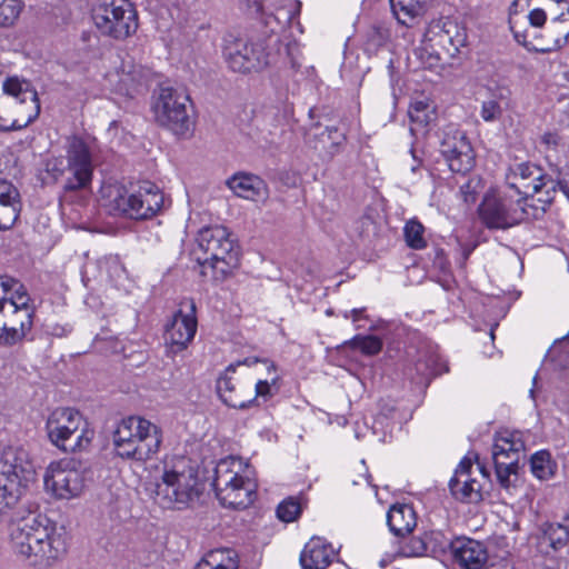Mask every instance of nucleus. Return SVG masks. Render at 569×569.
<instances>
[{
  "mask_svg": "<svg viewBox=\"0 0 569 569\" xmlns=\"http://www.w3.org/2000/svg\"><path fill=\"white\" fill-rule=\"evenodd\" d=\"M10 545L30 565L49 567L66 555L67 531L46 517L29 516L11 526Z\"/></svg>",
  "mask_w": 569,
  "mask_h": 569,
  "instance_id": "f257e3e1",
  "label": "nucleus"
},
{
  "mask_svg": "<svg viewBox=\"0 0 569 569\" xmlns=\"http://www.w3.org/2000/svg\"><path fill=\"white\" fill-rule=\"evenodd\" d=\"M100 201L112 216L147 220L161 211L164 196L156 184L148 181L133 190L120 183H104L100 189Z\"/></svg>",
  "mask_w": 569,
  "mask_h": 569,
  "instance_id": "f03ea898",
  "label": "nucleus"
},
{
  "mask_svg": "<svg viewBox=\"0 0 569 569\" xmlns=\"http://www.w3.org/2000/svg\"><path fill=\"white\" fill-rule=\"evenodd\" d=\"M203 491L197 469L186 457H176L164 463L160 481L156 483V500L163 508L182 510L193 506Z\"/></svg>",
  "mask_w": 569,
  "mask_h": 569,
  "instance_id": "7ed1b4c3",
  "label": "nucleus"
},
{
  "mask_svg": "<svg viewBox=\"0 0 569 569\" xmlns=\"http://www.w3.org/2000/svg\"><path fill=\"white\" fill-rule=\"evenodd\" d=\"M197 241L203 252L202 257H197L202 276L223 281L238 268L239 247L226 227L203 228L199 231Z\"/></svg>",
  "mask_w": 569,
  "mask_h": 569,
  "instance_id": "20e7f679",
  "label": "nucleus"
},
{
  "mask_svg": "<svg viewBox=\"0 0 569 569\" xmlns=\"http://www.w3.org/2000/svg\"><path fill=\"white\" fill-rule=\"evenodd\" d=\"M540 208L532 199L520 196L512 187L490 189L479 208V214L488 228L507 229L523 221L536 219Z\"/></svg>",
  "mask_w": 569,
  "mask_h": 569,
  "instance_id": "39448f33",
  "label": "nucleus"
},
{
  "mask_svg": "<svg viewBox=\"0 0 569 569\" xmlns=\"http://www.w3.org/2000/svg\"><path fill=\"white\" fill-rule=\"evenodd\" d=\"M213 489L220 503L229 508H247L256 499L253 470L238 457L221 459L214 469Z\"/></svg>",
  "mask_w": 569,
  "mask_h": 569,
  "instance_id": "423d86ee",
  "label": "nucleus"
},
{
  "mask_svg": "<svg viewBox=\"0 0 569 569\" xmlns=\"http://www.w3.org/2000/svg\"><path fill=\"white\" fill-rule=\"evenodd\" d=\"M36 477V466L24 448L0 445V509L14 506Z\"/></svg>",
  "mask_w": 569,
  "mask_h": 569,
  "instance_id": "0eeeda50",
  "label": "nucleus"
},
{
  "mask_svg": "<svg viewBox=\"0 0 569 569\" xmlns=\"http://www.w3.org/2000/svg\"><path fill=\"white\" fill-rule=\"evenodd\" d=\"M161 441L160 428L138 416L122 419L112 436L117 455L136 461L151 459L159 451Z\"/></svg>",
  "mask_w": 569,
  "mask_h": 569,
  "instance_id": "6e6552de",
  "label": "nucleus"
},
{
  "mask_svg": "<svg viewBox=\"0 0 569 569\" xmlns=\"http://www.w3.org/2000/svg\"><path fill=\"white\" fill-rule=\"evenodd\" d=\"M46 429L51 443L66 452L86 449L93 438V431L81 412L70 407L52 410Z\"/></svg>",
  "mask_w": 569,
  "mask_h": 569,
  "instance_id": "1a4fd4ad",
  "label": "nucleus"
},
{
  "mask_svg": "<svg viewBox=\"0 0 569 569\" xmlns=\"http://www.w3.org/2000/svg\"><path fill=\"white\" fill-rule=\"evenodd\" d=\"M92 21L101 36L117 41L133 36L139 27L138 13L129 0H98Z\"/></svg>",
  "mask_w": 569,
  "mask_h": 569,
  "instance_id": "9d476101",
  "label": "nucleus"
},
{
  "mask_svg": "<svg viewBox=\"0 0 569 569\" xmlns=\"http://www.w3.org/2000/svg\"><path fill=\"white\" fill-rule=\"evenodd\" d=\"M3 92L11 99L6 102V111L13 121L2 123L3 131L20 130L33 122L40 113V101L33 86L18 77H9L2 84Z\"/></svg>",
  "mask_w": 569,
  "mask_h": 569,
  "instance_id": "9b49d317",
  "label": "nucleus"
},
{
  "mask_svg": "<svg viewBox=\"0 0 569 569\" xmlns=\"http://www.w3.org/2000/svg\"><path fill=\"white\" fill-rule=\"evenodd\" d=\"M190 100L184 93L172 88H161L152 106L154 119L160 126L177 136L192 131L193 121L189 114Z\"/></svg>",
  "mask_w": 569,
  "mask_h": 569,
  "instance_id": "f8f14e48",
  "label": "nucleus"
},
{
  "mask_svg": "<svg viewBox=\"0 0 569 569\" xmlns=\"http://www.w3.org/2000/svg\"><path fill=\"white\" fill-rule=\"evenodd\" d=\"M526 450L523 433L519 430L502 429L495 435L492 461L500 486L509 489L510 477L516 475L520 457Z\"/></svg>",
  "mask_w": 569,
  "mask_h": 569,
  "instance_id": "ddd939ff",
  "label": "nucleus"
},
{
  "mask_svg": "<svg viewBox=\"0 0 569 569\" xmlns=\"http://www.w3.org/2000/svg\"><path fill=\"white\" fill-rule=\"evenodd\" d=\"M44 488L57 499L79 497L86 486L84 471L74 459L52 461L43 476Z\"/></svg>",
  "mask_w": 569,
  "mask_h": 569,
  "instance_id": "4468645a",
  "label": "nucleus"
},
{
  "mask_svg": "<svg viewBox=\"0 0 569 569\" xmlns=\"http://www.w3.org/2000/svg\"><path fill=\"white\" fill-rule=\"evenodd\" d=\"M223 58L232 71L240 73L259 71L269 64L262 43L233 36L224 38Z\"/></svg>",
  "mask_w": 569,
  "mask_h": 569,
  "instance_id": "2eb2a0df",
  "label": "nucleus"
},
{
  "mask_svg": "<svg viewBox=\"0 0 569 569\" xmlns=\"http://www.w3.org/2000/svg\"><path fill=\"white\" fill-rule=\"evenodd\" d=\"M66 161L70 176L66 179V192L86 189L92 180V152L89 143L79 137L68 139Z\"/></svg>",
  "mask_w": 569,
  "mask_h": 569,
  "instance_id": "dca6fc26",
  "label": "nucleus"
},
{
  "mask_svg": "<svg viewBox=\"0 0 569 569\" xmlns=\"http://www.w3.org/2000/svg\"><path fill=\"white\" fill-rule=\"evenodd\" d=\"M33 309L26 299L0 303V343L14 345L21 341L32 327Z\"/></svg>",
  "mask_w": 569,
  "mask_h": 569,
  "instance_id": "f3484780",
  "label": "nucleus"
},
{
  "mask_svg": "<svg viewBox=\"0 0 569 569\" xmlns=\"http://www.w3.org/2000/svg\"><path fill=\"white\" fill-rule=\"evenodd\" d=\"M186 308L187 310L179 309L166 327V349L171 357L186 350L197 332L196 305L193 301H189Z\"/></svg>",
  "mask_w": 569,
  "mask_h": 569,
  "instance_id": "a211bd4d",
  "label": "nucleus"
},
{
  "mask_svg": "<svg viewBox=\"0 0 569 569\" xmlns=\"http://www.w3.org/2000/svg\"><path fill=\"white\" fill-rule=\"evenodd\" d=\"M440 151L452 172L466 173L475 166V151L461 130L449 129L446 131Z\"/></svg>",
  "mask_w": 569,
  "mask_h": 569,
  "instance_id": "6ab92c4d",
  "label": "nucleus"
},
{
  "mask_svg": "<svg viewBox=\"0 0 569 569\" xmlns=\"http://www.w3.org/2000/svg\"><path fill=\"white\" fill-rule=\"evenodd\" d=\"M149 78L150 71L132 60H123L119 69L107 76L111 89L128 98L146 91Z\"/></svg>",
  "mask_w": 569,
  "mask_h": 569,
  "instance_id": "aec40b11",
  "label": "nucleus"
},
{
  "mask_svg": "<svg viewBox=\"0 0 569 569\" xmlns=\"http://www.w3.org/2000/svg\"><path fill=\"white\" fill-rule=\"evenodd\" d=\"M425 41L431 46L445 48L450 54H456L459 49L467 44L466 29L458 22L446 19L433 21L429 24Z\"/></svg>",
  "mask_w": 569,
  "mask_h": 569,
  "instance_id": "412c9836",
  "label": "nucleus"
},
{
  "mask_svg": "<svg viewBox=\"0 0 569 569\" xmlns=\"http://www.w3.org/2000/svg\"><path fill=\"white\" fill-rule=\"evenodd\" d=\"M447 371V365L430 346L419 349L406 368L407 377L416 385H428L431 378Z\"/></svg>",
  "mask_w": 569,
  "mask_h": 569,
  "instance_id": "4be33fe9",
  "label": "nucleus"
},
{
  "mask_svg": "<svg viewBox=\"0 0 569 569\" xmlns=\"http://www.w3.org/2000/svg\"><path fill=\"white\" fill-rule=\"evenodd\" d=\"M471 475L472 462L463 458L449 481L450 492L456 499L468 502L480 500V485Z\"/></svg>",
  "mask_w": 569,
  "mask_h": 569,
  "instance_id": "5701e85b",
  "label": "nucleus"
},
{
  "mask_svg": "<svg viewBox=\"0 0 569 569\" xmlns=\"http://www.w3.org/2000/svg\"><path fill=\"white\" fill-rule=\"evenodd\" d=\"M451 555L455 561L463 569H482L488 560L485 545L467 537L453 539Z\"/></svg>",
  "mask_w": 569,
  "mask_h": 569,
  "instance_id": "b1692460",
  "label": "nucleus"
},
{
  "mask_svg": "<svg viewBox=\"0 0 569 569\" xmlns=\"http://www.w3.org/2000/svg\"><path fill=\"white\" fill-rule=\"evenodd\" d=\"M228 187L237 197L258 203L269 199V188L264 180L256 174L236 173L227 181Z\"/></svg>",
  "mask_w": 569,
  "mask_h": 569,
  "instance_id": "393cba45",
  "label": "nucleus"
},
{
  "mask_svg": "<svg viewBox=\"0 0 569 569\" xmlns=\"http://www.w3.org/2000/svg\"><path fill=\"white\" fill-rule=\"evenodd\" d=\"M545 184L539 168L529 163H519L512 169L503 187H512L520 196L530 199V196L539 192Z\"/></svg>",
  "mask_w": 569,
  "mask_h": 569,
  "instance_id": "a878e982",
  "label": "nucleus"
},
{
  "mask_svg": "<svg viewBox=\"0 0 569 569\" xmlns=\"http://www.w3.org/2000/svg\"><path fill=\"white\" fill-rule=\"evenodd\" d=\"M21 208L18 188L12 182L0 179V230H9L14 226Z\"/></svg>",
  "mask_w": 569,
  "mask_h": 569,
  "instance_id": "bb28decb",
  "label": "nucleus"
},
{
  "mask_svg": "<svg viewBox=\"0 0 569 569\" xmlns=\"http://www.w3.org/2000/svg\"><path fill=\"white\" fill-rule=\"evenodd\" d=\"M240 363L241 362L229 365L223 373L220 375L217 380V392L227 406L237 409H246L254 405V400L243 397L242 390L236 389V383L231 376L236 372V368Z\"/></svg>",
  "mask_w": 569,
  "mask_h": 569,
  "instance_id": "cd10ccee",
  "label": "nucleus"
},
{
  "mask_svg": "<svg viewBox=\"0 0 569 569\" xmlns=\"http://www.w3.org/2000/svg\"><path fill=\"white\" fill-rule=\"evenodd\" d=\"M567 13H560L558 17L550 20L545 29L543 46L535 48L541 52H551L559 50L569 42V4L567 6Z\"/></svg>",
  "mask_w": 569,
  "mask_h": 569,
  "instance_id": "c85d7f7f",
  "label": "nucleus"
},
{
  "mask_svg": "<svg viewBox=\"0 0 569 569\" xmlns=\"http://www.w3.org/2000/svg\"><path fill=\"white\" fill-rule=\"evenodd\" d=\"M333 551L330 545L319 537L311 538L300 555L302 569H326L330 563Z\"/></svg>",
  "mask_w": 569,
  "mask_h": 569,
  "instance_id": "c756f323",
  "label": "nucleus"
},
{
  "mask_svg": "<svg viewBox=\"0 0 569 569\" xmlns=\"http://www.w3.org/2000/svg\"><path fill=\"white\" fill-rule=\"evenodd\" d=\"M387 525L390 531L398 538H405L417 526V516L412 506L396 503L387 513Z\"/></svg>",
  "mask_w": 569,
  "mask_h": 569,
  "instance_id": "7c9ffc66",
  "label": "nucleus"
},
{
  "mask_svg": "<svg viewBox=\"0 0 569 569\" xmlns=\"http://www.w3.org/2000/svg\"><path fill=\"white\" fill-rule=\"evenodd\" d=\"M239 560L234 550L223 548L209 551L194 569H238Z\"/></svg>",
  "mask_w": 569,
  "mask_h": 569,
  "instance_id": "2f4dec72",
  "label": "nucleus"
},
{
  "mask_svg": "<svg viewBox=\"0 0 569 569\" xmlns=\"http://www.w3.org/2000/svg\"><path fill=\"white\" fill-rule=\"evenodd\" d=\"M428 0H390L391 10L397 21L406 27H412L416 19L423 12Z\"/></svg>",
  "mask_w": 569,
  "mask_h": 569,
  "instance_id": "473e14b6",
  "label": "nucleus"
},
{
  "mask_svg": "<svg viewBox=\"0 0 569 569\" xmlns=\"http://www.w3.org/2000/svg\"><path fill=\"white\" fill-rule=\"evenodd\" d=\"M542 539L551 548L558 550L569 541V513L559 523H545L542 526Z\"/></svg>",
  "mask_w": 569,
  "mask_h": 569,
  "instance_id": "72a5a7b5",
  "label": "nucleus"
},
{
  "mask_svg": "<svg viewBox=\"0 0 569 569\" xmlns=\"http://www.w3.org/2000/svg\"><path fill=\"white\" fill-rule=\"evenodd\" d=\"M23 297L26 303L31 305L30 296L19 280L8 276H0V303L18 301V299Z\"/></svg>",
  "mask_w": 569,
  "mask_h": 569,
  "instance_id": "f704fd0d",
  "label": "nucleus"
},
{
  "mask_svg": "<svg viewBox=\"0 0 569 569\" xmlns=\"http://www.w3.org/2000/svg\"><path fill=\"white\" fill-rule=\"evenodd\" d=\"M319 147L318 143L313 144L315 149L325 150L330 157L339 152L341 146L346 141V134L341 132L337 127H327L319 134Z\"/></svg>",
  "mask_w": 569,
  "mask_h": 569,
  "instance_id": "c9c22d12",
  "label": "nucleus"
},
{
  "mask_svg": "<svg viewBox=\"0 0 569 569\" xmlns=\"http://www.w3.org/2000/svg\"><path fill=\"white\" fill-rule=\"evenodd\" d=\"M23 8V0H0V28L14 26Z\"/></svg>",
  "mask_w": 569,
  "mask_h": 569,
  "instance_id": "e433bc0d",
  "label": "nucleus"
},
{
  "mask_svg": "<svg viewBox=\"0 0 569 569\" xmlns=\"http://www.w3.org/2000/svg\"><path fill=\"white\" fill-rule=\"evenodd\" d=\"M531 472L540 480H547L553 476L555 463L547 451L536 452L530 460Z\"/></svg>",
  "mask_w": 569,
  "mask_h": 569,
  "instance_id": "4c0bfd02",
  "label": "nucleus"
},
{
  "mask_svg": "<svg viewBox=\"0 0 569 569\" xmlns=\"http://www.w3.org/2000/svg\"><path fill=\"white\" fill-rule=\"evenodd\" d=\"M423 233L425 227L417 220H409L403 228L406 243L415 250L426 248L427 241Z\"/></svg>",
  "mask_w": 569,
  "mask_h": 569,
  "instance_id": "58836bf2",
  "label": "nucleus"
},
{
  "mask_svg": "<svg viewBox=\"0 0 569 569\" xmlns=\"http://www.w3.org/2000/svg\"><path fill=\"white\" fill-rule=\"evenodd\" d=\"M425 539L428 545V553L432 556H440L450 551L452 553L453 540L447 538L440 531H431L425 535Z\"/></svg>",
  "mask_w": 569,
  "mask_h": 569,
  "instance_id": "ea45409f",
  "label": "nucleus"
},
{
  "mask_svg": "<svg viewBox=\"0 0 569 569\" xmlns=\"http://www.w3.org/2000/svg\"><path fill=\"white\" fill-rule=\"evenodd\" d=\"M399 543L395 555L402 557H421L428 553V545L425 537H413Z\"/></svg>",
  "mask_w": 569,
  "mask_h": 569,
  "instance_id": "a19ab883",
  "label": "nucleus"
},
{
  "mask_svg": "<svg viewBox=\"0 0 569 569\" xmlns=\"http://www.w3.org/2000/svg\"><path fill=\"white\" fill-rule=\"evenodd\" d=\"M346 343L367 356H375L382 349V341L376 336H356Z\"/></svg>",
  "mask_w": 569,
  "mask_h": 569,
  "instance_id": "79ce46f5",
  "label": "nucleus"
},
{
  "mask_svg": "<svg viewBox=\"0 0 569 569\" xmlns=\"http://www.w3.org/2000/svg\"><path fill=\"white\" fill-rule=\"evenodd\" d=\"M68 171V163L64 158L62 157H52L46 160L44 163V172L46 177L43 178V181L49 182H57L59 181L64 173Z\"/></svg>",
  "mask_w": 569,
  "mask_h": 569,
  "instance_id": "37998d69",
  "label": "nucleus"
},
{
  "mask_svg": "<svg viewBox=\"0 0 569 569\" xmlns=\"http://www.w3.org/2000/svg\"><path fill=\"white\" fill-rule=\"evenodd\" d=\"M301 512L300 502L292 497L284 499L277 508V516L283 522L295 521Z\"/></svg>",
  "mask_w": 569,
  "mask_h": 569,
  "instance_id": "c03bdc74",
  "label": "nucleus"
},
{
  "mask_svg": "<svg viewBox=\"0 0 569 569\" xmlns=\"http://www.w3.org/2000/svg\"><path fill=\"white\" fill-rule=\"evenodd\" d=\"M409 117L411 121L427 124L430 120V104L425 100H417L410 104Z\"/></svg>",
  "mask_w": 569,
  "mask_h": 569,
  "instance_id": "a18cd8bd",
  "label": "nucleus"
},
{
  "mask_svg": "<svg viewBox=\"0 0 569 569\" xmlns=\"http://www.w3.org/2000/svg\"><path fill=\"white\" fill-rule=\"evenodd\" d=\"M278 381V377L271 378V380H258L254 387L256 396L252 398L254 400V403H259V400L262 399L263 401L269 400L272 398L276 392L277 388H273Z\"/></svg>",
  "mask_w": 569,
  "mask_h": 569,
  "instance_id": "49530a36",
  "label": "nucleus"
},
{
  "mask_svg": "<svg viewBox=\"0 0 569 569\" xmlns=\"http://www.w3.org/2000/svg\"><path fill=\"white\" fill-rule=\"evenodd\" d=\"M509 24H510V30L513 33L516 41L525 47H529L531 44V42L529 40L530 37H533V38L537 37L535 30H532V31L528 30V29L521 30V28L519 27L518 19L512 17L511 14L509 18Z\"/></svg>",
  "mask_w": 569,
  "mask_h": 569,
  "instance_id": "de8ad7c7",
  "label": "nucleus"
},
{
  "mask_svg": "<svg viewBox=\"0 0 569 569\" xmlns=\"http://www.w3.org/2000/svg\"><path fill=\"white\" fill-rule=\"evenodd\" d=\"M501 114L502 109L497 100L489 99L482 102L480 116L486 122L498 120Z\"/></svg>",
  "mask_w": 569,
  "mask_h": 569,
  "instance_id": "09e8293b",
  "label": "nucleus"
},
{
  "mask_svg": "<svg viewBox=\"0 0 569 569\" xmlns=\"http://www.w3.org/2000/svg\"><path fill=\"white\" fill-rule=\"evenodd\" d=\"M386 39H387L386 34L380 29L373 28L368 34V38H367V41L365 44L366 51H368L370 53L376 52L378 50V48L385 43Z\"/></svg>",
  "mask_w": 569,
  "mask_h": 569,
  "instance_id": "8fccbe9b",
  "label": "nucleus"
},
{
  "mask_svg": "<svg viewBox=\"0 0 569 569\" xmlns=\"http://www.w3.org/2000/svg\"><path fill=\"white\" fill-rule=\"evenodd\" d=\"M479 179L471 178L468 179L463 184H461L460 192L466 202L476 201L477 187L479 186Z\"/></svg>",
  "mask_w": 569,
  "mask_h": 569,
  "instance_id": "3c124183",
  "label": "nucleus"
},
{
  "mask_svg": "<svg viewBox=\"0 0 569 569\" xmlns=\"http://www.w3.org/2000/svg\"><path fill=\"white\" fill-rule=\"evenodd\" d=\"M527 19L532 28H540L546 23L547 14L542 9H533L528 13Z\"/></svg>",
  "mask_w": 569,
  "mask_h": 569,
  "instance_id": "603ef678",
  "label": "nucleus"
},
{
  "mask_svg": "<svg viewBox=\"0 0 569 569\" xmlns=\"http://www.w3.org/2000/svg\"><path fill=\"white\" fill-rule=\"evenodd\" d=\"M561 138L557 132H546L541 136V143L548 149H556L560 144Z\"/></svg>",
  "mask_w": 569,
  "mask_h": 569,
  "instance_id": "864d4df0",
  "label": "nucleus"
},
{
  "mask_svg": "<svg viewBox=\"0 0 569 569\" xmlns=\"http://www.w3.org/2000/svg\"><path fill=\"white\" fill-rule=\"evenodd\" d=\"M567 169L569 170V166H567L566 168H563L560 171V177H561L560 183H561V189L563 190L565 194L569 199V173L566 171Z\"/></svg>",
  "mask_w": 569,
  "mask_h": 569,
  "instance_id": "5fc2aeb1",
  "label": "nucleus"
},
{
  "mask_svg": "<svg viewBox=\"0 0 569 569\" xmlns=\"http://www.w3.org/2000/svg\"><path fill=\"white\" fill-rule=\"evenodd\" d=\"M365 309L363 308H360V309H352L350 311H346L343 313V317L346 319H351L355 323L359 322L360 319L362 318V313H363Z\"/></svg>",
  "mask_w": 569,
  "mask_h": 569,
  "instance_id": "6e6d98bb",
  "label": "nucleus"
},
{
  "mask_svg": "<svg viewBox=\"0 0 569 569\" xmlns=\"http://www.w3.org/2000/svg\"><path fill=\"white\" fill-rule=\"evenodd\" d=\"M0 119H6V121H13V116L6 111V103L3 104L2 110H0Z\"/></svg>",
  "mask_w": 569,
  "mask_h": 569,
  "instance_id": "4d7b16f0",
  "label": "nucleus"
},
{
  "mask_svg": "<svg viewBox=\"0 0 569 569\" xmlns=\"http://www.w3.org/2000/svg\"><path fill=\"white\" fill-rule=\"evenodd\" d=\"M411 152H412V158H413V164L411 166L410 170L412 173H416L419 170L421 162L416 158L415 152L413 151H411Z\"/></svg>",
  "mask_w": 569,
  "mask_h": 569,
  "instance_id": "13d9d810",
  "label": "nucleus"
},
{
  "mask_svg": "<svg viewBox=\"0 0 569 569\" xmlns=\"http://www.w3.org/2000/svg\"><path fill=\"white\" fill-rule=\"evenodd\" d=\"M470 253H471V249H465L463 250V261H466L468 259Z\"/></svg>",
  "mask_w": 569,
  "mask_h": 569,
  "instance_id": "bf43d9fd",
  "label": "nucleus"
},
{
  "mask_svg": "<svg viewBox=\"0 0 569 569\" xmlns=\"http://www.w3.org/2000/svg\"><path fill=\"white\" fill-rule=\"evenodd\" d=\"M563 342H569V336H567V337H562V339H560V340L556 341V343H559V345H561V343H563Z\"/></svg>",
  "mask_w": 569,
  "mask_h": 569,
  "instance_id": "052dcab7",
  "label": "nucleus"
},
{
  "mask_svg": "<svg viewBox=\"0 0 569 569\" xmlns=\"http://www.w3.org/2000/svg\"><path fill=\"white\" fill-rule=\"evenodd\" d=\"M268 370H269V371H270V370H273V371H274V370H276L274 365H273V363H270V365H269V367H268Z\"/></svg>",
  "mask_w": 569,
  "mask_h": 569,
  "instance_id": "680f3d73",
  "label": "nucleus"
},
{
  "mask_svg": "<svg viewBox=\"0 0 569 569\" xmlns=\"http://www.w3.org/2000/svg\"><path fill=\"white\" fill-rule=\"evenodd\" d=\"M520 1H521V0H515V1L512 2V7H517V6H518V3H519Z\"/></svg>",
  "mask_w": 569,
  "mask_h": 569,
  "instance_id": "e2e57ef3",
  "label": "nucleus"
},
{
  "mask_svg": "<svg viewBox=\"0 0 569 569\" xmlns=\"http://www.w3.org/2000/svg\"><path fill=\"white\" fill-rule=\"evenodd\" d=\"M4 121H6V119H2V120L0 119V124L4 123ZM0 130L3 131L2 126H0Z\"/></svg>",
  "mask_w": 569,
  "mask_h": 569,
  "instance_id": "0e129e2a",
  "label": "nucleus"
},
{
  "mask_svg": "<svg viewBox=\"0 0 569 569\" xmlns=\"http://www.w3.org/2000/svg\"><path fill=\"white\" fill-rule=\"evenodd\" d=\"M533 395H535V390H533V389H531V390H530V396H531L532 398H533Z\"/></svg>",
  "mask_w": 569,
  "mask_h": 569,
  "instance_id": "69168bd1",
  "label": "nucleus"
}]
</instances>
